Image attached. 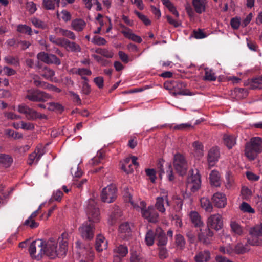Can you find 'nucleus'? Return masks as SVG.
I'll return each instance as SVG.
<instances>
[{
  "instance_id": "1",
  "label": "nucleus",
  "mask_w": 262,
  "mask_h": 262,
  "mask_svg": "<svg viewBox=\"0 0 262 262\" xmlns=\"http://www.w3.org/2000/svg\"><path fill=\"white\" fill-rule=\"evenodd\" d=\"M88 221L83 223L79 228L78 230L81 237L85 241H91L94 237V223L99 221V210L95 200L90 199L88 201L86 208Z\"/></svg>"
},
{
  "instance_id": "2",
  "label": "nucleus",
  "mask_w": 262,
  "mask_h": 262,
  "mask_svg": "<svg viewBox=\"0 0 262 262\" xmlns=\"http://www.w3.org/2000/svg\"><path fill=\"white\" fill-rule=\"evenodd\" d=\"M261 153H262V138L252 137L245 144L244 154L249 161L255 160Z\"/></svg>"
},
{
  "instance_id": "3",
  "label": "nucleus",
  "mask_w": 262,
  "mask_h": 262,
  "mask_svg": "<svg viewBox=\"0 0 262 262\" xmlns=\"http://www.w3.org/2000/svg\"><path fill=\"white\" fill-rule=\"evenodd\" d=\"M250 237L247 239V243L251 246L262 245V224H258L249 229Z\"/></svg>"
},
{
  "instance_id": "4",
  "label": "nucleus",
  "mask_w": 262,
  "mask_h": 262,
  "mask_svg": "<svg viewBox=\"0 0 262 262\" xmlns=\"http://www.w3.org/2000/svg\"><path fill=\"white\" fill-rule=\"evenodd\" d=\"M45 241L42 239L33 241L30 245L28 251L31 257L39 260L43 256V244Z\"/></svg>"
},
{
  "instance_id": "5",
  "label": "nucleus",
  "mask_w": 262,
  "mask_h": 262,
  "mask_svg": "<svg viewBox=\"0 0 262 262\" xmlns=\"http://www.w3.org/2000/svg\"><path fill=\"white\" fill-rule=\"evenodd\" d=\"M51 98L50 94L35 89L28 90L25 96V99L32 102H46Z\"/></svg>"
},
{
  "instance_id": "6",
  "label": "nucleus",
  "mask_w": 262,
  "mask_h": 262,
  "mask_svg": "<svg viewBox=\"0 0 262 262\" xmlns=\"http://www.w3.org/2000/svg\"><path fill=\"white\" fill-rule=\"evenodd\" d=\"M173 163L175 170L180 176H183L186 174L188 166L183 155L180 153L175 154Z\"/></svg>"
},
{
  "instance_id": "7",
  "label": "nucleus",
  "mask_w": 262,
  "mask_h": 262,
  "mask_svg": "<svg viewBox=\"0 0 262 262\" xmlns=\"http://www.w3.org/2000/svg\"><path fill=\"white\" fill-rule=\"evenodd\" d=\"M57 242L53 237L43 244V255L49 257L50 259H54L58 256L59 254L57 250Z\"/></svg>"
},
{
  "instance_id": "8",
  "label": "nucleus",
  "mask_w": 262,
  "mask_h": 262,
  "mask_svg": "<svg viewBox=\"0 0 262 262\" xmlns=\"http://www.w3.org/2000/svg\"><path fill=\"white\" fill-rule=\"evenodd\" d=\"M141 204L143 208H141V214L142 216L147 219L149 222L157 223L158 221L159 213L152 206H150L147 209L145 208V202H142Z\"/></svg>"
},
{
  "instance_id": "9",
  "label": "nucleus",
  "mask_w": 262,
  "mask_h": 262,
  "mask_svg": "<svg viewBox=\"0 0 262 262\" xmlns=\"http://www.w3.org/2000/svg\"><path fill=\"white\" fill-rule=\"evenodd\" d=\"M117 189L115 185L111 184L103 189L101 193V200L108 203L115 201L117 198Z\"/></svg>"
},
{
  "instance_id": "10",
  "label": "nucleus",
  "mask_w": 262,
  "mask_h": 262,
  "mask_svg": "<svg viewBox=\"0 0 262 262\" xmlns=\"http://www.w3.org/2000/svg\"><path fill=\"white\" fill-rule=\"evenodd\" d=\"M186 86L187 84L185 82L181 81H176L173 90L171 93L174 96H176L177 95L188 96L194 95V93L190 92L189 89H186Z\"/></svg>"
},
{
  "instance_id": "11",
  "label": "nucleus",
  "mask_w": 262,
  "mask_h": 262,
  "mask_svg": "<svg viewBox=\"0 0 262 262\" xmlns=\"http://www.w3.org/2000/svg\"><path fill=\"white\" fill-rule=\"evenodd\" d=\"M37 58L39 60L46 64H55L56 65H60L61 61L55 55L52 54H48L45 52H41L37 55Z\"/></svg>"
},
{
  "instance_id": "12",
  "label": "nucleus",
  "mask_w": 262,
  "mask_h": 262,
  "mask_svg": "<svg viewBox=\"0 0 262 262\" xmlns=\"http://www.w3.org/2000/svg\"><path fill=\"white\" fill-rule=\"evenodd\" d=\"M189 172H191V176L188 178V183L190 185L191 191L195 192L200 188L201 183V176L199 174L198 170H196L195 174L194 173L193 169H191Z\"/></svg>"
},
{
  "instance_id": "13",
  "label": "nucleus",
  "mask_w": 262,
  "mask_h": 262,
  "mask_svg": "<svg viewBox=\"0 0 262 262\" xmlns=\"http://www.w3.org/2000/svg\"><path fill=\"white\" fill-rule=\"evenodd\" d=\"M223 226V221L222 220L221 217L220 215H212L208 219L207 223V228L218 231L222 229Z\"/></svg>"
},
{
  "instance_id": "14",
  "label": "nucleus",
  "mask_w": 262,
  "mask_h": 262,
  "mask_svg": "<svg viewBox=\"0 0 262 262\" xmlns=\"http://www.w3.org/2000/svg\"><path fill=\"white\" fill-rule=\"evenodd\" d=\"M200 232L198 233V239L205 245H208L211 243L213 232L210 228L205 227V229H200Z\"/></svg>"
},
{
  "instance_id": "15",
  "label": "nucleus",
  "mask_w": 262,
  "mask_h": 262,
  "mask_svg": "<svg viewBox=\"0 0 262 262\" xmlns=\"http://www.w3.org/2000/svg\"><path fill=\"white\" fill-rule=\"evenodd\" d=\"M211 200L213 205L217 208L224 207L227 204L225 194L221 192L214 193L211 198Z\"/></svg>"
},
{
  "instance_id": "16",
  "label": "nucleus",
  "mask_w": 262,
  "mask_h": 262,
  "mask_svg": "<svg viewBox=\"0 0 262 262\" xmlns=\"http://www.w3.org/2000/svg\"><path fill=\"white\" fill-rule=\"evenodd\" d=\"M68 236V233H63L61 235V237H58V240L59 244V248L58 250H57V252L58 254H59V257L65 256L66 255L68 251V241L67 240Z\"/></svg>"
},
{
  "instance_id": "17",
  "label": "nucleus",
  "mask_w": 262,
  "mask_h": 262,
  "mask_svg": "<svg viewBox=\"0 0 262 262\" xmlns=\"http://www.w3.org/2000/svg\"><path fill=\"white\" fill-rule=\"evenodd\" d=\"M245 85L250 89H262V76L248 79Z\"/></svg>"
},
{
  "instance_id": "18",
  "label": "nucleus",
  "mask_w": 262,
  "mask_h": 262,
  "mask_svg": "<svg viewBox=\"0 0 262 262\" xmlns=\"http://www.w3.org/2000/svg\"><path fill=\"white\" fill-rule=\"evenodd\" d=\"M156 239L157 241V244L159 247L164 246L167 244V238L164 230L160 227L157 228L156 230Z\"/></svg>"
},
{
  "instance_id": "19",
  "label": "nucleus",
  "mask_w": 262,
  "mask_h": 262,
  "mask_svg": "<svg viewBox=\"0 0 262 262\" xmlns=\"http://www.w3.org/2000/svg\"><path fill=\"white\" fill-rule=\"evenodd\" d=\"M219 152L216 148L212 147L208 154V163L209 168L214 166L215 162L217 161Z\"/></svg>"
},
{
  "instance_id": "20",
  "label": "nucleus",
  "mask_w": 262,
  "mask_h": 262,
  "mask_svg": "<svg viewBox=\"0 0 262 262\" xmlns=\"http://www.w3.org/2000/svg\"><path fill=\"white\" fill-rule=\"evenodd\" d=\"M230 228L233 236L237 237L243 234V227L240 225V224L235 221L230 222Z\"/></svg>"
},
{
  "instance_id": "21",
  "label": "nucleus",
  "mask_w": 262,
  "mask_h": 262,
  "mask_svg": "<svg viewBox=\"0 0 262 262\" xmlns=\"http://www.w3.org/2000/svg\"><path fill=\"white\" fill-rule=\"evenodd\" d=\"M210 184L212 186L220 187L221 184L220 175L217 171L212 170L209 175Z\"/></svg>"
},
{
  "instance_id": "22",
  "label": "nucleus",
  "mask_w": 262,
  "mask_h": 262,
  "mask_svg": "<svg viewBox=\"0 0 262 262\" xmlns=\"http://www.w3.org/2000/svg\"><path fill=\"white\" fill-rule=\"evenodd\" d=\"M107 241H105V238L101 234H99L96 238L95 243L96 250L98 252H101L103 249L107 248Z\"/></svg>"
},
{
  "instance_id": "23",
  "label": "nucleus",
  "mask_w": 262,
  "mask_h": 262,
  "mask_svg": "<svg viewBox=\"0 0 262 262\" xmlns=\"http://www.w3.org/2000/svg\"><path fill=\"white\" fill-rule=\"evenodd\" d=\"M119 231L121 234V237L126 238L130 235L131 228L128 222L121 224L119 227Z\"/></svg>"
},
{
  "instance_id": "24",
  "label": "nucleus",
  "mask_w": 262,
  "mask_h": 262,
  "mask_svg": "<svg viewBox=\"0 0 262 262\" xmlns=\"http://www.w3.org/2000/svg\"><path fill=\"white\" fill-rule=\"evenodd\" d=\"M210 258V252L208 250H205L197 254L194 257V260L196 262H204L207 261Z\"/></svg>"
},
{
  "instance_id": "25",
  "label": "nucleus",
  "mask_w": 262,
  "mask_h": 262,
  "mask_svg": "<svg viewBox=\"0 0 262 262\" xmlns=\"http://www.w3.org/2000/svg\"><path fill=\"white\" fill-rule=\"evenodd\" d=\"M13 161V160L11 156L4 154H0V164L3 167H9L12 164Z\"/></svg>"
},
{
  "instance_id": "26",
  "label": "nucleus",
  "mask_w": 262,
  "mask_h": 262,
  "mask_svg": "<svg viewBox=\"0 0 262 262\" xmlns=\"http://www.w3.org/2000/svg\"><path fill=\"white\" fill-rule=\"evenodd\" d=\"M190 215L192 223L195 227H201L203 226V222L202 221L201 216L197 212L191 211Z\"/></svg>"
},
{
  "instance_id": "27",
  "label": "nucleus",
  "mask_w": 262,
  "mask_h": 262,
  "mask_svg": "<svg viewBox=\"0 0 262 262\" xmlns=\"http://www.w3.org/2000/svg\"><path fill=\"white\" fill-rule=\"evenodd\" d=\"M66 48L68 50H70L72 52H80L81 48L78 44L74 42H71L67 39H65V41L62 46Z\"/></svg>"
},
{
  "instance_id": "28",
  "label": "nucleus",
  "mask_w": 262,
  "mask_h": 262,
  "mask_svg": "<svg viewBox=\"0 0 262 262\" xmlns=\"http://www.w3.org/2000/svg\"><path fill=\"white\" fill-rule=\"evenodd\" d=\"M201 206L206 211L211 212L213 209L212 202H211L208 198L203 197L200 200Z\"/></svg>"
},
{
  "instance_id": "29",
  "label": "nucleus",
  "mask_w": 262,
  "mask_h": 262,
  "mask_svg": "<svg viewBox=\"0 0 262 262\" xmlns=\"http://www.w3.org/2000/svg\"><path fill=\"white\" fill-rule=\"evenodd\" d=\"M71 25L75 30L81 31L85 27L86 23L82 19H76L72 21Z\"/></svg>"
},
{
  "instance_id": "30",
  "label": "nucleus",
  "mask_w": 262,
  "mask_h": 262,
  "mask_svg": "<svg viewBox=\"0 0 262 262\" xmlns=\"http://www.w3.org/2000/svg\"><path fill=\"white\" fill-rule=\"evenodd\" d=\"M192 3L196 13L201 14L205 11V6L202 0H192Z\"/></svg>"
},
{
  "instance_id": "31",
  "label": "nucleus",
  "mask_w": 262,
  "mask_h": 262,
  "mask_svg": "<svg viewBox=\"0 0 262 262\" xmlns=\"http://www.w3.org/2000/svg\"><path fill=\"white\" fill-rule=\"evenodd\" d=\"M121 33L123 34L125 37L128 38L135 42L141 43L142 41L141 37L139 36L132 32V31L126 32L125 30L121 31Z\"/></svg>"
},
{
  "instance_id": "32",
  "label": "nucleus",
  "mask_w": 262,
  "mask_h": 262,
  "mask_svg": "<svg viewBox=\"0 0 262 262\" xmlns=\"http://www.w3.org/2000/svg\"><path fill=\"white\" fill-rule=\"evenodd\" d=\"M156 239V232H154L152 230L149 229L146 233L145 241L147 245L152 246Z\"/></svg>"
},
{
  "instance_id": "33",
  "label": "nucleus",
  "mask_w": 262,
  "mask_h": 262,
  "mask_svg": "<svg viewBox=\"0 0 262 262\" xmlns=\"http://www.w3.org/2000/svg\"><path fill=\"white\" fill-rule=\"evenodd\" d=\"M49 105L48 110L50 111H56L59 113H62L64 107L59 103L49 102L47 104Z\"/></svg>"
},
{
  "instance_id": "34",
  "label": "nucleus",
  "mask_w": 262,
  "mask_h": 262,
  "mask_svg": "<svg viewBox=\"0 0 262 262\" xmlns=\"http://www.w3.org/2000/svg\"><path fill=\"white\" fill-rule=\"evenodd\" d=\"M114 252L122 258L128 253V248L124 245H120L114 249Z\"/></svg>"
},
{
  "instance_id": "35",
  "label": "nucleus",
  "mask_w": 262,
  "mask_h": 262,
  "mask_svg": "<svg viewBox=\"0 0 262 262\" xmlns=\"http://www.w3.org/2000/svg\"><path fill=\"white\" fill-rule=\"evenodd\" d=\"M95 52L100 54L101 55L107 58H111L113 57L114 55L113 52L107 49H102L99 48L95 50Z\"/></svg>"
},
{
  "instance_id": "36",
  "label": "nucleus",
  "mask_w": 262,
  "mask_h": 262,
  "mask_svg": "<svg viewBox=\"0 0 262 262\" xmlns=\"http://www.w3.org/2000/svg\"><path fill=\"white\" fill-rule=\"evenodd\" d=\"M240 210L243 212L254 213L255 210L247 202H243L239 206Z\"/></svg>"
},
{
  "instance_id": "37",
  "label": "nucleus",
  "mask_w": 262,
  "mask_h": 262,
  "mask_svg": "<svg viewBox=\"0 0 262 262\" xmlns=\"http://www.w3.org/2000/svg\"><path fill=\"white\" fill-rule=\"evenodd\" d=\"M155 207L159 211L164 213L165 212V208L164 207V198L158 196L156 198Z\"/></svg>"
},
{
  "instance_id": "38",
  "label": "nucleus",
  "mask_w": 262,
  "mask_h": 262,
  "mask_svg": "<svg viewBox=\"0 0 262 262\" xmlns=\"http://www.w3.org/2000/svg\"><path fill=\"white\" fill-rule=\"evenodd\" d=\"M130 262H146V260L136 251L131 252Z\"/></svg>"
},
{
  "instance_id": "39",
  "label": "nucleus",
  "mask_w": 262,
  "mask_h": 262,
  "mask_svg": "<svg viewBox=\"0 0 262 262\" xmlns=\"http://www.w3.org/2000/svg\"><path fill=\"white\" fill-rule=\"evenodd\" d=\"M134 13L138 17V18L146 26L150 25L151 23L149 19L145 15L142 14L137 10L134 11Z\"/></svg>"
},
{
  "instance_id": "40",
  "label": "nucleus",
  "mask_w": 262,
  "mask_h": 262,
  "mask_svg": "<svg viewBox=\"0 0 262 262\" xmlns=\"http://www.w3.org/2000/svg\"><path fill=\"white\" fill-rule=\"evenodd\" d=\"M194 126L191 125L189 123H182L179 125L174 126L173 128L174 130H188L190 129H193Z\"/></svg>"
},
{
  "instance_id": "41",
  "label": "nucleus",
  "mask_w": 262,
  "mask_h": 262,
  "mask_svg": "<svg viewBox=\"0 0 262 262\" xmlns=\"http://www.w3.org/2000/svg\"><path fill=\"white\" fill-rule=\"evenodd\" d=\"M49 39L51 42L52 43L57 45L58 46H60L62 47L63 46L65 39L64 38H56V37L54 35H50L49 37Z\"/></svg>"
},
{
  "instance_id": "42",
  "label": "nucleus",
  "mask_w": 262,
  "mask_h": 262,
  "mask_svg": "<svg viewBox=\"0 0 262 262\" xmlns=\"http://www.w3.org/2000/svg\"><path fill=\"white\" fill-rule=\"evenodd\" d=\"M91 42L98 46H104L107 43V41L105 38L97 36H95L93 38Z\"/></svg>"
},
{
  "instance_id": "43",
  "label": "nucleus",
  "mask_w": 262,
  "mask_h": 262,
  "mask_svg": "<svg viewBox=\"0 0 262 262\" xmlns=\"http://www.w3.org/2000/svg\"><path fill=\"white\" fill-rule=\"evenodd\" d=\"M234 250L236 253L238 254L244 253L249 250L248 245L246 244L244 246L242 244H238L235 246Z\"/></svg>"
},
{
  "instance_id": "44",
  "label": "nucleus",
  "mask_w": 262,
  "mask_h": 262,
  "mask_svg": "<svg viewBox=\"0 0 262 262\" xmlns=\"http://www.w3.org/2000/svg\"><path fill=\"white\" fill-rule=\"evenodd\" d=\"M17 31L22 33L31 35V28L26 25H19L17 27Z\"/></svg>"
},
{
  "instance_id": "45",
  "label": "nucleus",
  "mask_w": 262,
  "mask_h": 262,
  "mask_svg": "<svg viewBox=\"0 0 262 262\" xmlns=\"http://www.w3.org/2000/svg\"><path fill=\"white\" fill-rule=\"evenodd\" d=\"M76 248L79 249L80 250H85L86 251H90V253H93V250H92V248L90 247V245L88 246L84 245L83 243L80 240H78L75 243Z\"/></svg>"
},
{
  "instance_id": "46",
  "label": "nucleus",
  "mask_w": 262,
  "mask_h": 262,
  "mask_svg": "<svg viewBox=\"0 0 262 262\" xmlns=\"http://www.w3.org/2000/svg\"><path fill=\"white\" fill-rule=\"evenodd\" d=\"M38 115V113L35 110L30 108L28 112L27 113V117L28 120H35L37 119V116Z\"/></svg>"
},
{
  "instance_id": "47",
  "label": "nucleus",
  "mask_w": 262,
  "mask_h": 262,
  "mask_svg": "<svg viewBox=\"0 0 262 262\" xmlns=\"http://www.w3.org/2000/svg\"><path fill=\"white\" fill-rule=\"evenodd\" d=\"M5 60L8 64L11 65H17L19 64V59L17 57L8 56L5 57Z\"/></svg>"
},
{
  "instance_id": "48",
  "label": "nucleus",
  "mask_w": 262,
  "mask_h": 262,
  "mask_svg": "<svg viewBox=\"0 0 262 262\" xmlns=\"http://www.w3.org/2000/svg\"><path fill=\"white\" fill-rule=\"evenodd\" d=\"M193 147L196 152H198L200 155L202 156L203 155V146L200 142L198 141L194 142Z\"/></svg>"
},
{
  "instance_id": "49",
  "label": "nucleus",
  "mask_w": 262,
  "mask_h": 262,
  "mask_svg": "<svg viewBox=\"0 0 262 262\" xmlns=\"http://www.w3.org/2000/svg\"><path fill=\"white\" fill-rule=\"evenodd\" d=\"M193 35L196 39H202L206 37V34L201 29L194 30L193 31Z\"/></svg>"
},
{
  "instance_id": "50",
  "label": "nucleus",
  "mask_w": 262,
  "mask_h": 262,
  "mask_svg": "<svg viewBox=\"0 0 262 262\" xmlns=\"http://www.w3.org/2000/svg\"><path fill=\"white\" fill-rule=\"evenodd\" d=\"M59 32L62 34L63 36H66L73 40L75 39V36L74 33L71 31L60 28Z\"/></svg>"
},
{
  "instance_id": "51",
  "label": "nucleus",
  "mask_w": 262,
  "mask_h": 262,
  "mask_svg": "<svg viewBox=\"0 0 262 262\" xmlns=\"http://www.w3.org/2000/svg\"><path fill=\"white\" fill-rule=\"evenodd\" d=\"M42 5L47 10H54L55 9V3L53 0H43Z\"/></svg>"
},
{
  "instance_id": "52",
  "label": "nucleus",
  "mask_w": 262,
  "mask_h": 262,
  "mask_svg": "<svg viewBox=\"0 0 262 262\" xmlns=\"http://www.w3.org/2000/svg\"><path fill=\"white\" fill-rule=\"evenodd\" d=\"M146 173L147 176H149L150 178V181L152 183H155V180L157 178L156 176V171L154 169H146Z\"/></svg>"
},
{
  "instance_id": "53",
  "label": "nucleus",
  "mask_w": 262,
  "mask_h": 262,
  "mask_svg": "<svg viewBox=\"0 0 262 262\" xmlns=\"http://www.w3.org/2000/svg\"><path fill=\"white\" fill-rule=\"evenodd\" d=\"M246 41L247 45L250 50L254 52L257 51L258 47L255 42L249 39L248 38H246Z\"/></svg>"
},
{
  "instance_id": "54",
  "label": "nucleus",
  "mask_w": 262,
  "mask_h": 262,
  "mask_svg": "<svg viewBox=\"0 0 262 262\" xmlns=\"http://www.w3.org/2000/svg\"><path fill=\"white\" fill-rule=\"evenodd\" d=\"M43 70L45 71V73L42 75V76L46 78H51L53 77L55 75L54 71L48 67H45Z\"/></svg>"
},
{
  "instance_id": "55",
  "label": "nucleus",
  "mask_w": 262,
  "mask_h": 262,
  "mask_svg": "<svg viewBox=\"0 0 262 262\" xmlns=\"http://www.w3.org/2000/svg\"><path fill=\"white\" fill-rule=\"evenodd\" d=\"M94 82L100 89H101L104 86V79L103 77L98 76L94 78Z\"/></svg>"
},
{
  "instance_id": "56",
  "label": "nucleus",
  "mask_w": 262,
  "mask_h": 262,
  "mask_svg": "<svg viewBox=\"0 0 262 262\" xmlns=\"http://www.w3.org/2000/svg\"><path fill=\"white\" fill-rule=\"evenodd\" d=\"M159 256L160 259H165L168 256V252L167 249L163 246H160L159 248Z\"/></svg>"
},
{
  "instance_id": "57",
  "label": "nucleus",
  "mask_w": 262,
  "mask_h": 262,
  "mask_svg": "<svg viewBox=\"0 0 262 262\" xmlns=\"http://www.w3.org/2000/svg\"><path fill=\"white\" fill-rule=\"evenodd\" d=\"M32 24L36 27L40 28L42 29H45L46 28V25L42 21L34 18L32 20Z\"/></svg>"
},
{
  "instance_id": "58",
  "label": "nucleus",
  "mask_w": 262,
  "mask_h": 262,
  "mask_svg": "<svg viewBox=\"0 0 262 262\" xmlns=\"http://www.w3.org/2000/svg\"><path fill=\"white\" fill-rule=\"evenodd\" d=\"M82 92L83 94L86 95H88L90 94L91 92V89L90 85L88 83L86 82H82Z\"/></svg>"
},
{
  "instance_id": "59",
  "label": "nucleus",
  "mask_w": 262,
  "mask_h": 262,
  "mask_svg": "<svg viewBox=\"0 0 262 262\" xmlns=\"http://www.w3.org/2000/svg\"><path fill=\"white\" fill-rule=\"evenodd\" d=\"M167 166L168 169L167 170L166 172L168 175V178L169 181H172L174 180L175 178L173 172L172 167L171 164L170 163H167Z\"/></svg>"
},
{
  "instance_id": "60",
  "label": "nucleus",
  "mask_w": 262,
  "mask_h": 262,
  "mask_svg": "<svg viewBox=\"0 0 262 262\" xmlns=\"http://www.w3.org/2000/svg\"><path fill=\"white\" fill-rule=\"evenodd\" d=\"M176 243L177 246H179L181 247L184 246L185 242L184 237L181 234L176 235Z\"/></svg>"
},
{
  "instance_id": "61",
  "label": "nucleus",
  "mask_w": 262,
  "mask_h": 262,
  "mask_svg": "<svg viewBox=\"0 0 262 262\" xmlns=\"http://www.w3.org/2000/svg\"><path fill=\"white\" fill-rule=\"evenodd\" d=\"M240 24V19L237 17L233 18L230 20V25L234 29H237Z\"/></svg>"
},
{
  "instance_id": "62",
  "label": "nucleus",
  "mask_w": 262,
  "mask_h": 262,
  "mask_svg": "<svg viewBox=\"0 0 262 262\" xmlns=\"http://www.w3.org/2000/svg\"><path fill=\"white\" fill-rule=\"evenodd\" d=\"M204 79L208 81H215L216 77L215 76L214 73L209 71H205Z\"/></svg>"
},
{
  "instance_id": "63",
  "label": "nucleus",
  "mask_w": 262,
  "mask_h": 262,
  "mask_svg": "<svg viewBox=\"0 0 262 262\" xmlns=\"http://www.w3.org/2000/svg\"><path fill=\"white\" fill-rule=\"evenodd\" d=\"M175 81L174 80H167L165 81L164 83V88L166 90L173 91Z\"/></svg>"
},
{
  "instance_id": "64",
  "label": "nucleus",
  "mask_w": 262,
  "mask_h": 262,
  "mask_svg": "<svg viewBox=\"0 0 262 262\" xmlns=\"http://www.w3.org/2000/svg\"><path fill=\"white\" fill-rule=\"evenodd\" d=\"M21 128L27 130H33L34 128V125L31 123H26L24 121L21 122Z\"/></svg>"
}]
</instances>
